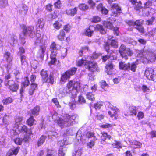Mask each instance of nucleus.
<instances>
[{
  "label": "nucleus",
  "mask_w": 156,
  "mask_h": 156,
  "mask_svg": "<svg viewBox=\"0 0 156 156\" xmlns=\"http://www.w3.org/2000/svg\"><path fill=\"white\" fill-rule=\"evenodd\" d=\"M51 118L54 121H57L60 126L69 127L73 125L74 121L77 117L76 115L70 116L66 114L63 118H61L58 116L57 113L54 112L52 114Z\"/></svg>",
  "instance_id": "obj_1"
},
{
  "label": "nucleus",
  "mask_w": 156,
  "mask_h": 156,
  "mask_svg": "<svg viewBox=\"0 0 156 156\" xmlns=\"http://www.w3.org/2000/svg\"><path fill=\"white\" fill-rule=\"evenodd\" d=\"M23 32L20 34V37L25 39L27 35H28L30 37L33 38L35 36V30L33 26L26 27L24 25L22 26Z\"/></svg>",
  "instance_id": "obj_2"
},
{
  "label": "nucleus",
  "mask_w": 156,
  "mask_h": 156,
  "mask_svg": "<svg viewBox=\"0 0 156 156\" xmlns=\"http://www.w3.org/2000/svg\"><path fill=\"white\" fill-rule=\"evenodd\" d=\"M93 29L99 31L102 34H104L106 33V30L103 28L102 25L97 24L95 27L91 26H89V28L86 30V35L90 37L94 32Z\"/></svg>",
  "instance_id": "obj_3"
},
{
  "label": "nucleus",
  "mask_w": 156,
  "mask_h": 156,
  "mask_svg": "<svg viewBox=\"0 0 156 156\" xmlns=\"http://www.w3.org/2000/svg\"><path fill=\"white\" fill-rule=\"evenodd\" d=\"M119 51L121 56L125 60L128 59V56H131L133 54L132 51L130 48H126L123 44L121 45Z\"/></svg>",
  "instance_id": "obj_4"
},
{
  "label": "nucleus",
  "mask_w": 156,
  "mask_h": 156,
  "mask_svg": "<svg viewBox=\"0 0 156 156\" xmlns=\"http://www.w3.org/2000/svg\"><path fill=\"white\" fill-rule=\"evenodd\" d=\"M137 64L135 63L125 64L122 62L119 63V67L120 69L129 71L130 70L133 72H135L137 68Z\"/></svg>",
  "instance_id": "obj_5"
},
{
  "label": "nucleus",
  "mask_w": 156,
  "mask_h": 156,
  "mask_svg": "<svg viewBox=\"0 0 156 156\" xmlns=\"http://www.w3.org/2000/svg\"><path fill=\"white\" fill-rule=\"evenodd\" d=\"M76 69V68L74 67L66 72L62 75L61 77L62 81L63 82L66 81L67 79L70 78L71 76L74 75L75 74Z\"/></svg>",
  "instance_id": "obj_6"
},
{
  "label": "nucleus",
  "mask_w": 156,
  "mask_h": 156,
  "mask_svg": "<svg viewBox=\"0 0 156 156\" xmlns=\"http://www.w3.org/2000/svg\"><path fill=\"white\" fill-rule=\"evenodd\" d=\"M85 68L92 72H94L98 70V65L95 62H92L87 60L85 62Z\"/></svg>",
  "instance_id": "obj_7"
},
{
  "label": "nucleus",
  "mask_w": 156,
  "mask_h": 156,
  "mask_svg": "<svg viewBox=\"0 0 156 156\" xmlns=\"http://www.w3.org/2000/svg\"><path fill=\"white\" fill-rule=\"evenodd\" d=\"M6 86L8 85V88L13 92H16L18 90L19 85L13 80H10L9 81H6L5 83Z\"/></svg>",
  "instance_id": "obj_8"
},
{
  "label": "nucleus",
  "mask_w": 156,
  "mask_h": 156,
  "mask_svg": "<svg viewBox=\"0 0 156 156\" xmlns=\"http://www.w3.org/2000/svg\"><path fill=\"white\" fill-rule=\"evenodd\" d=\"M112 21H105L103 22L105 26L109 29H113V32L115 35H118L119 34L118 28L117 27H113L112 24Z\"/></svg>",
  "instance_id": "obj_9"
},
{
  "label": "nucleus",
  "mask_w": 156,
  "mask_h": 156,
  "mask_svg": "<svg viewBox=\"0 0 156 156\" xmlns=\"http://www.w3.org/2000/svg\"><path fill=\"white\" fill-rule=\"evenodd\" d=\"M25 50L22 47H20L19 48V53L20 55V60L21 62L22 67L24 68L27 65V60L26 56L23 55V54L25 52Z\"/></svg>",
  "instance_id": "obj_10"
},
{
  "label": "nucleus",
  "mask_w": 156,
  "mask_h": 156,
  "mask_svg": "<svg viewBox=\"0 0 156 156\" xmlns=\"http://www.w3.org/2000/svg\"><path fill=\"white\" fill-rule=\"evenodd\" d=\"M46 49V47L44 45L40 46L37 53V57L40 58L41 59H43Z\"/></svg>",
  "instance_id": "obj_11"
},
{
  "label": "nucleus",
  "mask_w": 156,
  "mask_h": 156,
  "mask_svg": "<svg viewBox=\"0 0 156 156\" xmlns=\"http://www.w3.org/2000/svg\"><path fill=\"white\" fill-rule=\"evenodd\" d=\"M59 46L55 42H53L51 45L50 50L51 52V55H56Z\"/></svg>",
  "instance_id": "obj_12"
},
{
  "label": "nucleus",
  "mask_w": 156,
  "mask_h": 156,
  "mask_svg": "<svg viewBox=\"0 0 156 156\" xmlns=\"http://www.w3.org/2000/svg\"><path fill=\"white\" fill-rule=\"evenodd\" d=\"M67 87L68 89L72 87V89H75L77 90L80 87L79 83L78 82L71 80L67 84Z\"/></svg>",
  "instance_id": "obj_13"
},
{
  "label": "nucleus",
  "mask_w": 156,
  "mask_h": 156,
  "mask_svg": "<svg viewBox=\"0 0 156 156\" xmlns=\"http://www.w3.org/2000/svg\"><path fill=\"white\" fill-rule=\"evenodd\" d=\"M112 9H113V10H114L115 9L116 11H113L112 13L113 14H112V15L114 16H117V13H120L121 12V7L117 4H113L111 6Z\"/></svg>",
  "instance_id": "obj_14"
},
{
  "label": "nucleus",
  "mask_w": 156,
  "mask_h": 156,
  "mask_svg": "<svg viewBox=\"0 0 156 156\" xmlns=\"http://www.w3.org/2000/svg\"><path fill=\"white\" fill-rule=\"evenodd\" d=\"M114 56L113 53H112V52L110 54H108L107 55L104 56L102 57L103 61L105 62L108 59H110V60H113L116 58V57H114Z\"/></svg>",
  "instance_id": "obj_15"
},
{
  "label": "nucleus",
  "mask_w": 156,
  "mask_h": 156,
  "mask_svg": "<svg viewBox=\"0 0 156 156\" xmlns=\"http://www.w3.org/2000/svg\"><path fill=\"white\" fill-rule=\"evenodd\" d=\"M20 147H18L14 150H10L6 154V156H11L13 155H16L19 152Z\"/></svg>",
  "instance_id": "obj_16"
},
{
  "label": "nucleus",
  "mask_w": 156,
  "mask_h": 156,
  "mask_svg": "<svg viewBox=\"0 0 156 156\" xmlns=\"http://www.w3.org/2000/svg\"><path fill=\"white\" fill-rule=\"evenodd\" d=\"M142 144L138 141H135L131 144V147L133 149L140 148L141 147Z\"/></svg>",
  "instance_id": "obj_17"
},
{
  "label": "nucleus",
  "mask_w": 156,
  "mask_h": 156,
  "mask_svg": "<svg viewBox=\"0 0 156 156\" xmlns=\"http://www.w3.org/2000/svg\"><path fill=\"white\" fill-rule=\"evenodd\" d=\"M154 70L151 68H148L146 69L145 72V75L148 78L151 77V76L154 73Z\"/></svg>",
  "instance_id": "obj_18"
},
{
  "label": "nucleus",
  "mask_w": 156,
  "mask_h": 156,
  "mask_svg": "<svg viewBox=\"0 0 156 156\" xmlns=\"http://www.w3.org/2000/svg\"><path fill=\"white\" fill-rule=\"evenodd\" d=\"M106 68L107 73L109 75L112 73V71L113 69V65L112 63H109L106 66Z\"/></svg>",
  "instance_id": "obj_19"
},
{
  "label": "nucleus",
  "mask_w": 156,
  "mask_h": 156,
  "mask_svg": "<svg viewBox=\"0 0 156 156\" xmlns=\"http://www.w3.org/2000/svg\"><path fill=\"white\" fill-rule=\"evenodd\" d=\"M40 74L42 77L43 82L47 81L46 79L47 78L48 76L47 71L43 69L41 72Z\"/></svg>",
  "instance_id": "obj_20"
},
{
  "label": "nucleus",
  "mask_w": 156,
  "mask_h": 156,
  "mask_svg": "<svg viewBox=\"0 0 156 156\" xmlns=\"http://www.w3.org/2000/svg\"><path fill=\"white\" fill-rule=\"evenodd\" d=\"M47 81H44V82L48 83L51 84H53L54 82V77L53 73H51L49 75L48 78L46 79Z\"/></svg>",
  "instance_id": "obj_21"
},
{
  "label": "nucleus",
  "mask_w": 156,
  "mask_h": 156,
  "mask_svg": "<svg viewBox=\"0 0 156 156\" xmlns=\"http://www.w3.org/2000/svg\"><path fill=\"white\" fill-rule=\"evenodd\" d=\"M77 11V8L75 7L73 9L67 10L66 11V12L67 14L70 15L71 16H73L76 13Z\"/></svg>",
  "instance_id": "obj_22"
},
{
  "label": "nucleus",
  "mask_w": 156,
  "mask_h": 156,
  "mask_svg": "<svg viewBox=\"0 0 156 156\" xmlns=\"http://www.w3.org/2000/svg\"><path fill=\"white\" fill-rule=\"evenodd\" d=\"M47 138V136L44 135H42L39 138L37 142V145L39 146L42 145L44 142L45 140Z\"/></svg>",
  "instance_id": "obj_23"
},
{
  "label": "nucleus",
  "mask_w": 156,
  "mask_h": 156,
  "mask_svg": "<svg viewBox=\"0 0 156 156\" xmlns=\"http://www.w3.org/2000/svg\"><path fill=\"white\" fill-rule=\"evenodd\" d=\"M65 35V34L64 31L63 30H61L60 31L59 34L57 36V37L58 40L62 41L64 39Z\"/></svg>",
  "instance_id": "obj_24"
},
{
  "label": "nucleus",
  "mask_w": 156,
  "mask_h": 156,
  "mask_svg": "<svg viewBox=\"0 0 156 156\" xmlns=\"http://www.w3.org/2000/svg\"><path fill=\"white\" fill-rule=\"evenodd\" d=\"M21 132L27 133L30 135L32 134V131L31 129H28L27 126L25 125H23L22 127Z\"/></svg>",
  "instance_id": "obj_25"
},
{
  "label": "nucleus",
  "mask_w": 156,
  "mask_h": 156,
  "mask_svg": "<svg viewBox=\"0 0 156 156\" xmlns=\"http://www.w3.org/2000/svg\"><path fill=\"white\" fill-rule=\"evenodd\" d=\"M56 55H51L50 58L51 61L48 62V65H55L57 61V59L56 58Z\"/></svg>",
  "instance_id": "obj_26"
},
{
  "label": "nucleus",
  "mask_w": 156,
  "mask_h": 156,
  "mask_svg": "<svg viewBox=\"0 0 156 156\" xmlns=\"http://www.w3.org/2000/svg\"><path fill=\"white\" fill-rule=\"evenodd\" d=\"M40 110V108L38 106L35 107L31 110V112L33 115H37L39 114V112Z\"/></svg>",
  "instance_id": "obj_27"
},
{
  "label": "nucleus",
  "mask_w": 156,
  "mask_h": 156,
  "mask_svg": "<svg viewBox=\"0 0 156 156\" xmlns=\"http://www.w3.org/2000/svg\"><path fill=\"white\" fill-rule=\"evenodd\" d=\"M147 58L149 61L152 62H154L156 59V56H155V54L151 53L148 56Z\"/></svg>",
  "instance_id": "obj_28"
},
{
  "label": "nucleus",
  "mask_w": 156,
  "mask_h": 156,
  "mask_svg": "<svg viewBox=\"0 0 156 156\" xmlns=\"http://www.w3.org/2000/svg\"><path fill=\"white\" fill-rule=\"evenodd\" d=\"M129 111L130 113H132L131 115H136L137 112L136 108L133 106L130 107L129 108Z\"/></svg>",
  "instance_id": "obj_29"
},
{
  "label": "nucleus",
  "mask_w": 156,
  "mask_h": 156,
  "mask_svg": "<svg viewBox=\"0 0 156 156\" xmlns=\"http://www.w3.org/2000/svg\"><path fill=\"white\" fill-rule=\"evenodd\" d=\"M86 96L87 98L89 100H91L92 101H93L94 100V95L92 93H87L86 94Z\"/></svg>",
  "instance_id": "obj_30"
},
{
  "label": "nucleus",
  "mask_w": 156,
  "mask_h": 156,
  "mask_svg": "<svg viewBox=\"0 0 156 156\" xmlns=\"http://www.w3.org/2000/svg\"><path fill=\"white\" fill-rule=\"evenodd\" d=\"M66 147H63L60 149L58 152L59 156H64L66 152Z\"/></svg>",
  "instance_id": "obj_31"
},
{
  "label": "nucleus",
  "mask_w": 156,
  "mask_h": 156,
  "mask_svg": "<svg viewBox=\"0 0 156 156\" xmlns=\"http://www.w3.org/2000/svg\"><path fill=\"white\" fill-rule=\"evenodd\" d=\"M13 100L11 97H8L7 98L3 100L2 102L4 104L7 105L9 104L13 101Z\"/></svg>",
  "instance_id": "obj_32"
},
{
  "label": "nucleus",
  "mask_w": 156,
  "mask_h": 156,
  "mask_svg": "<svg viewBox=\"0 0 156 156\" xmlns=\"http://www.w3.org/2000/svg\"><path fill=\"white\" fill-rule=\"evenodd\" d=\"M107 105L109 108L115 111L117 113L119 112V109L116 107H115L113 105L109 102H108Z\"/></svg>",
  "instance_id": "obj_33"
},
{
  "label": "nucleus",
  "mask_w": 156,
  "mask_h": 156,
  "mask_svg": "<svg viewBox=\"0 0 156 156\" xmlns=\"http://www.w3.org/2000/svg\"><path fill=\"white\" fill-rule=\"evenodd\" d=\"M141 5L142 3L141 2H137L134 5V9L136 10H140L142 7Z\"/></svg>",
  "instance_id": "obj_34"
},
{
  "label": "nucleus",
  "mask_w": 156,
  "mask_h": 156,
  "mask_svg": "<svg viewBox=\"0 0 156 156\" xmlns=\"http://www.w3.org/2000/svg\"><path fill=\"white\" fill-rule=\"evenodd\" d=\"M35 121V120L34 119L33 116H31L27 120V122L28 125L30 126H31L34 124Z\"/></svg>",
  "instance_id": "obj_35"
},
{
  "label": "nucleus",
  "mask_w": 156,
  "mask_h": 156,
  "mask_svg": "<svg viewBox=\"0 0 156 156\" xmlns=\"http://www.w3.org/2000/svg\"><path fill=\"white\" fill-rule=\"evenodd\" d=\"M79 7L80 9L83 11L87 10L89 8L88 6L85 4H80Z\"/></svg>",
  "instance_id": "obj_36"
},
{
  "label": "nucleus",
  "mask_w": 156,
  "mask_h": 156,
  "mask_svg": "<svg viewBox=\"0 0 156 156\" xmlns=\"http://www.w3.org/2000/svg\"><path fill=\"white\" fill-rule=\"evenodd\" d=\"M95 133L94 132H88L86 134V136L87 138H91L94 137V140H97L94 136Z\"/></svg>",
  "instance_id": "obj_37"
},
{
  "label": "nucleus",
  "mask_w": 156,
  "mask_h": 156,
  "mask_svg": "<svg viewBox=\"0 0 156 156\" xmlns=\"http://www.w3.org/2000/svg\"><path fill=\"white\" fill-rule=\"evenodd\" d=\"M38 23L39 24L38 27L41 28L43 27L44 25V21L42 18H40L38 20Z\"/></svg>",
  "instance_id": "obj_38"
},
{
  "label": "nucleus",
  "mask_w": 156,
  "mask_h": 156,
  "mask_svg": "<svg viewBox=\"0 0 156 156\" xmlns=\"http://www.w3.org/2000/svg\"><path fill=\"white\" fill-rule=\"evenodd\" d=\"M47 152L46 156H55L56 153L55 151L54 150L48 149Z\"/></svg>",
  "instance_id": "obj_39"
},
{
  "label": "nucleus",
  "mask_w": 156,
  "mask_h": 156,
  "mask_svg": "<svg viewBox=\"0 0 156 156\" xmlns=\"http://www.w3.org/2000/svg\"><path fill=\"white\" fill-rule=\"evenodd\" d=\"M62 26V25L61 23L58 21H55V23L53 24V26L54 28L57 29H60Z\"/></svg>",
  "instance_id": "obj_40"
},
{
  "label": "nucleus",
  "mask_w": 156,
  "mask_h": 156,
  "mask_svg": "<svg viewBox=\"0 0 156 156\" xmlns=\"http://www.w3.org/2000/svg\"><path fill=\"white\" fill-rule=\"evenodd\" d=\"M78 101L79 104H83L85 103L86 102L85 99L82 96H79Z\"/></svg>",
  "instance_id": "obj_41"
},
{
  "label": "nucleus",
  "mask_w": 156,
  "mask_h": 156,
  "mask_svg": "<svg viewBox=\"0 0 156 156\" xmlns=\"http://www.w3.org/2000/svg\"><path fill=\"white\" fill-rule=\"evenodd\" d=\"M155 20V18L154 17H151L150 19L147 20L146 21V24L148 25H151L153 24Z\"/></svg>",
  "instance_id": "obj_42"
},
{
  "label": "nucleus",
  "mask_w": 156,
  "mask_h": 156,
  "mask_svg": "<svg viewBox=\"0 0 156 156\" xmlns=\"http://www.w3.org/2000/svg\"><path fill=\"white\" fill-rule=\"evenodd\" d=\"M111 138V136L108 135L107 133H106L102 134L101 137V139L103 141H105V140H106L107 138H108L109 140Z\"/></svg>",
  "instance_id": "obj_43"
},
{
  "label": "nucleus",
  "mask_w": 156,
  "mask_h": 156,
  "mask_svg": "<svg viewBox=\"0 0 156 156\" xmlns=\"http://www.w3.org/2000/svg\"><path fill=\"white\" fill-rule=\"evenodd\" d=\"M152 1L148 0L147 2L144 4V8H149L152 5Z\"/></svg>",
  "instance_id": "obj_44"
},
{
  "label": "nucleus",
  "mask_w": 156,
  "mask_h": 156,
  "mask_svg": "<svg viewBox=\"0 0 156 156\" xmlns=\"http://www.w3.org/2000/svg\"><path fill=\"white\" fill-rule=\"evenodd\" d=\"M110 45L114 48H117L118 47V43L115 40H112L110 42Z\"/></svg>",
  "instance_id": "obj_45"
},
{
  "label": "nucleus",
  "mask_w": 156,
  "mask_h": 156,
  "mask_svg": "<svg viewBox=\"0 0 156 156\" xmlns=\"http://www.w3.org/2000/svg\"><path fill=\"white\" fill-rule=\"evenodd\" d=\"M87 61V60H85L82 59H81L80 60L78 61L77 62V65L79 66H81L83 65H84L85 67V62H86Z\"/></svg>",
  "instance_id": "obj_46"
},
{
  "label": "nucleus",
  "mask_w": 156,
  "mask_h": 156,
  "mask_svg": "<svg viewBox=\"0 0 156 156\" xmlns=\"http://www.w3.org/2000/svg\"><path fill=\"white\" fill-rule=\"evenodd\" d=\"M4 57L8 62H10L11 61L10 57V53L8 52H6L4 55Z\"/></svg>",
  "instance_id": "obj_47"
},
{
  "label": "nucleus",
  "mask_w": 156,
  "mask_h": 156,
  "mask_svg": "<svg viewBox=\"0 0 156 156\" xmlns=\"http://www.w3.org/2000/svg\"><path fill=\"white\" fill-rule=\"evenodd\" d=\"M14 141L16 144L19 145H21L22 144L23 139L22 138H17L16 139H15L14 140Z\"/></svg>",
  "instance_id": "obj_48"
},
{
  "label": "nucleus",
  "mask_w": 156,
  "mask_h": 156,
  "mask_svg": "<svg viewBox=\"0 0 156 156\" xmlns=\"http://www.w3.org/2000/svg\"><path fill=\"white\" fill-rule=\"evenodd\" d=\"M121 145V144L119 142H116L112 144V146L114 147L117 148H121L122 147Z\"/></svg>",
  "instance_id": "obj_49"
},
{
  "label": "nucleus",
  "mask_w": 156,
  "mask_h": 156,
  "mask_svg": "<svg viewBox=\"0 0 156 156\" xmlns=\"http://www.w3.org/2000/svg\"><path fill=\"white\" fill-rule=\"evenodd\" d=\"M144 21L141 20H136L135 22L134 25L137 26V27L142 26L143 23Z\"/></svg>",
  "instance_id": "obj_50"
},
{
  "label": "nucleus",
  "mask_w": 156,
  "mask_h": 156,
  "mask_svg": "<svg viewBox=\"0 0 156 156\" xmlns=\"http://www.w3.org/2000/svg\"><path fill=\"white\" fill-rule=\"evenodd\" d=\"M8 4V2L6 0H1L0 1V5L2 7L5 8Z\"/></svg>",
  "instance_id": "obj_51"
},
{
  "label": "nucleus",
  "mask_w": 156,
  "mask_h": 156,
  "mask_svg": "<svg viewBox=\"0 0 156 156\" xmlns=\"http://www.w3.org/2000/svg\"><path fill=\"white\" fill-rule=\"evenodd\" d=\"M99 84L102 88H104L105 87H108V85L107 84L106 82L103 80H101L99 82Z\"/></svg>",
  "instance_id": "obj_52"
},
{
  "label": "nucleus",
  "mask_w": 156,
  "mask_h": 156,
  "mask_svg": "<svg viewBox=\"0 0 156 156\" xmlns=\"http://www.w3.org/2000/svg\"><path fill=\"white\" fill-rule=\"evenodd\" d=\"M54 5L55 8L60 9L61 7V3L60 0H58L55 3Z\"/></svg>",
  "instance_id": "obj_53"
},
{
  "label": "nucleus",
  "mask_w": 156,
  "mask_h": 156,
  "mask_svg": "<svg viewBox=\"0 0 156 156\" xmlns=\"http://www.w3.org/2000/svg\"><path fill=\"white\" fill-rule=\"evenodd\" d=\"M101 18L98 16H96L93 17L92 22L94 23H97L100 21Z\"/></svg>",
  "instance_id": "obj_54"
},
{
  "label": "nucleus",
  "mask_w": 156,
  "mask_h": 156,
  "mask_svg": "<svg viewBox=\"0 0 156 156\" xmlns=\"http://www.w3.org/2000/svg\"><path fill=\"white\" fill-rule=\"evenodd\" d=\"M88 47L87 46H85L81 48V49L79 51V55L80 56H83V52L84 51V50L86 49L88 50Z\"/></svg>",
  "instance_id": "obj_55"
},
{
  "label": "nucleus",
  "mask_w": 156,
  "mask_h": 156,
  "mask_svg": "<svg viewBox=\"0 0 156 156\" xmlns=\"http://www.w3.org/2000/svg\"><path fill=\"white\" fill-rule=\"evenodd\" d=\"M73 131L71 129H69L66 130V132L65 133V134L66 136L72 135L73 134Z\"/></svg>",
  "instance_id": "obj_56"
},
{
  "label": "nucleus",
  "mask_w": 156,
  "mask_h": 156,
  "mask_svg": "<svg viewBox=\"0 0 156 156\" xmlns=\"http://www.w3.org/2000/svg\"><path fill=\"white\" fill-rule=\"evenodd\" d=\"M52 101L57 106L58 108H60L61 107V106L59 104V102L56 98H54L52 99Z\"/></svg>",
  "instance_id": "obj_57"
},
{
  "label": "nucleus",
  "mask_w": 156,
  "mask_h": 156,
  "mask_svg": "<svg viewBox=\"0 0 156 156\" xmlns=\"http://www.w3.org/2000/svg\"><path fill=\"white\" fill-rule=\"evenodd\" d=\"M59 91L60 93L62 94H64L65 93H67L68 92L67 91L66 88L64 87L60 88Z\"/></svg>",
  "instance_id": "obj_58"
},
{
  "label": "nucleus",
  "mask_w": 156,
  "mask_h": 156,
  "mask_svg": "<svg viewBox=\"0 0 156 156\" xmlns=\"http://www.w3.org/2000/svg\"><path fill=\"white\" fill-rule=\"evenodd\" d=\"M30 84L29 81L28 77H27L25 80V82L23 83V85L24 87H26L28 86Z\"/></svg>",
  "instance_id": "obj_59"
},
{
  "label": "nucleus",
  "mask_w": 156,
  "mask_h": 156,
  "mask_svg": "<svg viewBox=\"0 0 156 156\" xmlns=\"http://www.w3.org/2000/svg\"><path fill=\"white\" fill-rule=\"evenodd\" d=\"M136 29H137L140 32L143 33L144 31V28L142 26H139L135 27Z\"/></svg>",
  "instance_id": "obj_60"
},
{
  "label": "nucleus",
  "mask_w": 156,
  "mask_h": 156,
  "mask_svg": "<svg viewBox=\"0 0 156 156\" xmlns=\"http://www.w3.org/2000/svg\"><path fill=\"white\" fill-rule=\"evenodd\" d=\"M156 29L153 28L148 32L149 34L152 36H153L156 33Z\"/></svg>",
  "instance_id": "obj_61"
},
{
  "label": "nucleus",
  "mask_w": 156,
  "mask_h": 156,
  "mask_svg": "<svg viewBox=\"0 0 156 156\" xmlns=\"http://www.w3.org/2000/svg\"><path fill=\"white\" fill-rule=\"evenodd\" d=\"M102 106V105L101 104L100 102H98L94 105V107L96 109H99L101 106Z\"/></svg>",
  "instance_id": "obj_62"
},
{
  "label": "nucleus",
  "mask_w": 156,
  "mask_h": 156,
  "mask_svg": "<svg viewBox=\"0 0 156 156\" xmlns=\"http://www.w3.org/2000/svg\"><path fill=\"white\" fill-rule=\"evenodd\" d=\"M144 113L142 112H138L137 117L139 120L142 119L144 117Z\"/></svg>",
  "instance_id": "obj_63"
},
{
  "label": "nucleus",
  "mask_w": 156,
  "mask_h": 156,
  "mask_svg": "<svg viewBox=\"0 0 156 156\" xmlns=\"http://www.w3.org/2000/svg\"><path fill=\"white\" fill-rule=\"evenodd\" d=\"M110 46L108 43H106L104 45V48L108 52V51L110 49Z\"/></svg>",
  "instance_id": "obj_64"
}]
</instances>
